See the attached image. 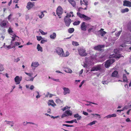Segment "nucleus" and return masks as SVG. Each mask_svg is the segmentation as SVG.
<instances>
[{
    "label": "nucleus",
    "instance_id": "obj_1",
    "mask_svg": "<svg viewBox=\"0 0 131 131\" xmlns=\"http://www.w3.org/2000/svg\"><path fill=\"white\" fill-rule=\"evenodd\" d=\"M78 53L82 57H85L88 54L85 49L80 48L78 49Z\"/></svg>",
    "mask_w": 131,
    "mask_h": 131
},
{
    "label": "nucleus",
    "instance_id": "obj_2",
    "mask_svg": "<svg viewBox=\"0 0 131 131\" xmlns=\"http://www.w3.org/2000/svg\"><path fill=\"white\" fill-rule=\"evenodd\" d=\"M77 15L80 18H83L84 21H87L90 20L91 18L84 14H82L79 12H77Z\"/></svg>",
    "mask_w": 131,
    "mask_h": 131
},
{
    "label": "nucleus",
    "instance_id": "obj_3",
    "mask_svg": "<svg viewBox=\"0 0 131 131\" xmlns=\"http://www.w3.org/2000/svg\"><path fill=\"white\" fill-rule=\"evenodd\" d=\"M56 52L60 57H62L64 51L63 49L60 47H57L55 50Z\"/></svg>",
    "mask_w": 131,
    "mask_h": 131
},
{
    "label": "nucleus",
    "instance_id": "obj_4",
    "mask_svg": "<svg viewBox=\"0 0 131 131\" xmlns=\"http://www.w3.org/2000/svg\"><path fill=\"white\" fill-rule=\"evenodd\" d=\"M115 61V60L112 59L107 60L105 62V66L106 68L109 67L111 64L113 63Z\"/></svg>",
    "mask_w": 131,
    "mask_h": 131
},
{
    "label": "nucleus",
    "instance_id": "obj_5",
    "mask_svg": "<svg viewBox=\"0 0 131 131\" xmlns=\"http://www.w3.org/2000/svg\"><path fill=\"white\" fill-rule=\"evenodd\" d=\"M63 12V10L62 7L60 6H59L57 8L56 10V13L57 15L59 16V18H61L60 16L61 15Z\"/></svg>",
    "mask_w": 131,
    "mask_h": 131
},
{
    "label": "nucleus",
    "instance_id": "obj_6",
    "mask_svg": "<svg viewBox=\"0 0 131 131\" xmlns=\"http://www.w3.org/2000/svg\"><path fill=\"white\" fill-rule=\"evenodd\" d=\"M64 20L66 26L69 27L71 21V19L66 17L64 18Z\"/></svg>",
    "mask_w": 131,
    "mask_h": 131
},
{
    "label": "nucleus",
    "instance_id": "obj_7",
    "mask_svg": "<svg viewBox=\"0 0 131 131\" xmlns=\"http://www.w3.org/2000/svg\"><path fill=\"white\" fill-rule=\"evenodd\" d=\"M63 93L64 95H66L70 93V91L68 88L63 87Z\"/></svg>",
    "mask_w": 131,
    "mask_h": 131
},
{
    "label": "nucleus",
    "instance_id": "obj_8",
    "mask_svg": "<svg viewBox=\"0 0 131 131\" xmlns=\"http://www.w3.org/2000/svg\"><path fill=\"white\" fill-rule=\"evenodd\" d=\"M123 5L128 7H131V2L128 1L124 0L123 1Z\"/></svg>",
    "mask_w": 131,
    "mask_h": 131
},
{
    "label": "nucleus",
    "instance_id": "obj_9",
    "mask_svg": "<svg viewBox=\"0 0 131 131\" xmlns=\"http://www.w3.org/2000/svg\"><path fill=\"white\" fill-rule=\"evenodd\" d=\"M34 3H31V2H28L26 6V8L28 10L30 9L34 5Z\"/></svg>",
    "mask_w": 131,
    "mask_h": 131
},
{
    "label": "nucleus",
    "instance_id": "obj_10",
    "mask_svg": "<svg viewBox=\"0 0 131 131\" xmlns=\"http://www.w3.org/2000/svg\"><path fill=\"white\" fill-rule=\"evenodd\" d=\"M85 24L86 23L85 22H83L81 24V29L83 31H85L86 30L87 26Z\"/></svg>",
    "mask_w": 131,
    "mask_h": 131
},
{
    "label": "nucleus",
    "instance_id": "obj_11",
    "mask_svg": "<svg viewBox=\"0 0 131 131\" xmlns=\"http://www.w3.org/2000/svg\"><path fill=\"white\" fill-rule=\"evenodd\" d=\"M101 69V67L99 65H97L95 67H94L92 68L91 70V71H98L100 70Z\"/></svg>",
    "mask_w": 131,
    "mask_h": 131
},
{
    "label": "nucleus",
    "instance_id": "obj_12",
    "mask_svg": "<svg viewBox=\"0 0 131 131\" xmlns=\"http://www.w3.org/2000/svg\"><path fill=\"white\" fill-rule=\"evenodd\" d=\"M104 47V45H99L98 46H95L94 47V49L95 50H101V48Z\"/></svg>",
    "mask_w": 131,
    "mask_h": 131
},
{
    "label": "nucleus",
    "instance_id": "obj_13",
    "mask_svg": "<svg viewBox=\"0 0 131 131\" xmlns=\"http://www.w3.org/2000/svg\"><path fill=\"white\" fill-rule=\"evenodd\" d=\"M21 80L19 79V77L18 76H16L15 78V81L17 84H19Z\"/></svg>",
    "mask_w": 131,
    "mask_h": 131
},
{
    "label": "nucleus",
    "instance_id": "obj_14",
    "mask_svg": "<svg viewBox=\"0 0 131 131\" xmlns=\"http://www.w3.org/2000/svg\"><path fill=\"white\" fill-rule=\"evenodd\" d=\"M49 101L51 102L48 103V104L49 106L51 105L53 106H54L56 105V104L54 102L53 100H50Z\"/></svg>",
    "mask_w": 131,
    "mask_h": 131
},
{
    "label": "nucleus",
    "instance_id": "obj_15",
    "mask_svg": "<svg viewBox=\"0 0 131 131\" xmlns=\"http://www.w3.org/2000/svg\"><path fill=\"white\" fill-rule=\"evenodd\" d=\"M5 48H7V49H12L13 48H14L13 46V43L11 42V44L10 45L7 46L6 45L5 46Z\"/></svg>",
    "mask_w": 131,
    "mask_h": 131
},
{
    "label": "nucleus",
    "instance_id": "obj_16",
    "mask_svg": "<svg viewBox=\"0 0 131 131\" xmlns=\"http://www.w3.org/2000/svg\"><path fill=\"white\" fill-rule=\"evenodd\" d=\"M73 12H71L69 13H68L67 14L66 16L65 17H67L68 18H69V17H71V14H72V16L73 17L74 16L73 15Z\"/></svg>",
    "mask_w": 131,
    "mask_h": 131
},
{
    "label": "nucleus",
    "instance_id": "obj_17",
    "mask_svg": "<svg viewBox=\"0 0 131 131\" xmlns=\"http://www.w3.org/2000/svg\"><path fill=\"white\" fill-rule=\"evenodd\" d=\"M118 74V72L116 71H114L112 73V76L116 77H117Z\"/></svg>",
    "mask_w": 131,
    "mask_h": 131
},
{
    "label": "nucleus",
    "instance_id": "obj_18",
    "mask_svg": "<svg viewBox=\"0 0 131 131\" xmlns=\"http://www.w3.org/2000/svg\"><path fill=\"white\" fill-rule=\"evenodd\" d=\"M39 65L38 62H32L31 64V66L32 67H37Z\"/></svg>",
    "mask_w": 131,
    "mask_h": 131
},
{
    "label": "nucleus",
    "instance_id": "obj_19",
    "mask_svg": "<svg viewBox=\"0 0 131 131\" xmlns=\"http://www.w3.org/2000/svg\"><path fill=\"white\" fill-rule=\"evenodd\" d=\"M56 102L58 104H63V101H61L59 98H58L56 100Z\"/></svg>",
    "mask_w": 131,
    "mask_h": 131
},
{
    "label": "nucleus",
    "instance_id": "obj_20",
    "mask_svg": "<svg viewBox=\"0 0 131 131\" xmlns=\"http://www.w3.org/2000/svg\"><path fill=\"white\" fill-rule=\"evenodd\" d=\"M68 1L73 7H74L75 6L76 3L73 0H68Z\"/></svg>",
    "mask_w": 131,
    "mask_h": 131
},
{
    "label": "nucleus",
    "instance_id": "obj_21",
    "mask_svg": "<svg viewBox=\"0 0 131 131\" xmlns=\"http://www.w3.org/2000/svg\"><path fill=\"white\" fill-rule=\"evenodd\" d=\"M74 122L75 123H77V120L76 119H74L73 120L71 121H66L65 122V123H73Z\"/></svg>",
    "mask_w": 131,
    "mask_h": 131
},
{
    "label": "nucleus",
    "instance_id": "obj_22",
    "mask_svg": "<svg viewBox=\"0 0 131 131\" xmlns=\"http://www.w3.org/2000/svg\"><path fill=\"white\" fill-rule=\"evenodd\" d=\"M123 81L125 82H127L128 81L127 77L125 74H124L123 76Z\"/></svg>",
    "mask_w": 131,
    "mask_h": 131
},
{
    "label": "nucleus",
    "instance_id": "obj_23",
    "mask_svg": "<svg viewBox=\"0 0 131 131\" xmlns=\"http://www.w3.org/2000/svg\"><path fill=\"white\" fill-rule=\"evenodd\" d=\"M7 23H8L7 21H3L1 23L0 25L2 27H4L6 25Z\"/></svg>",
    "mask_w": 131,
    "mask_h": 131
},
{
    "label": "nucleus",
    "instance_id": "obj_24",
    "mask_svg": "<svg viewBox=\"0 0 131 131\" xmlns=\"http://www.w3.org/2000/svg\"><path fill=\"white\" fill-rule=\"evenodd\" d=\"M8 33L9 34H10L11 35H12V34L13 32V31L12 30V29L11 27H9L8 30Z\"/></svg>",
    "mask_w": 131,
    "mask_h": 131
},
{
    "label": "nucleus",
    "instance_id": "obj_25",
    "mask_svg": "<svg viewBox=\"0 0 131 131\" xmlns=\"http://www.w3.org/2000/svg\"><path fill=\"white\" fill-rule=\"evenodd\" d=\"M37 49L38 51H40L41 52L42 51V47L40 46L39 44L37 45Z\"/></svg>",
    "mask_w": 131,
    "mask_h": 131
},
{
    "label": "nucleus",
    "instance_id": "obj_26",
    "mask_svg": "<svg viewBox=\"0 0 131 131\" xmlns=\"http://www.w3.org/2000/svg\"><path fill=\"white\" fill-rule=\"evenodd\" d=\"M129 11V9L127 8H126L121 10V12L122 13H124L126 12H128Z\"/></svg>",
    "mask_w": 131,
    "mask_h": 131
},
{
    "label": "nucleus",
    "instance_id": "obj_27",
    "mask_svg": "<svg viewBox=\"0 0 131 131\" xmlns=\"http://www.w3.org/2000/svg\"><path fill=\"white\" fill-rule=\"evenodd\" d=\"M66 114L68 116H71L72 115V113L71 111H67L65 112Z\"/></svg>",
    "mask_w": 131,
    "mask_h": 131
},
{
    "label": "nucleus",
    "instance_id": "obj_28",
    "mask_svg": "<svg viewBox=\"0 0 131 131\" xmlns=\"http://www.w3.org/2000/svg\"><path fill=\"white\" fill-rule=\"evenodd\" d=\"M65 71L67 73H71L72 72V70L70 69L67 68L65 70Z\"/></svg>",
    "mask_w": 131,
    "mask_h": 131
},
{
    "label": "nucleus",
    "instance_id": "obj_29",
    "mask_svg": "<svg viewBox=\"0 0 131 131\" xmlns=\"http://www.w3.org/2000/svg\"><path fill=\"white\" fill-rule=\"evenodd\" d=\"M56 36V34L55 33L53 32V34L50 35V37L51 39H54Z\"/></svg>",
    "mask_w": 131,
    "mask_h": 131
},
{
    "label": "nucleus",
    "instance_id": "obj_30",
    "mask_svg": "<svg viewBox=\"0 0 131 131\" xmlns=\"http://www.w3.org/2000/svg\"><path fill=\"white\" fill-rule=\"evenodd\" d=\"M83 1L85 5H86V7L83 9L86 10L88 7V2L86 0H83Z\"/></svg>",
    "mask_w": 131,
    "mask_h": 131
},
{
    "label": "nucleus",
    "instance_id": "obj_31",
    "mask_svg": "<svg viewBox=\"0 0 131 131\" xmlns=\"http://www.w3.org/2000/svg\"><path fill=\"white\" fill-rule=\"evenodd\" d=\"M74 31V29L73 28H69L68 30V32L70 33H73Z\"/></svg>",
    "mask_w": 131,
    "mask_h": 131
},
{
    "label": "nucleus",
    "instance_id": "obj_32",
    "mask_svg": "<svg viewBox=\"0 0 131 131\" xmlns=\"http://www.w3.org/2000/svg\"><path fill=\"white\" fill-rule=\"evenodd\" d=\"M44 15L43 14V12H41L40 14H39V16L40 18H42L44 16Z\"/></svg>",
    "mask_w": 131,
    "mask_h": 131
},
{
    "label": "nucleus",
    "instance_id": "obj_33",
    "mask_svg": "<svg viewBox=\"0 0 131 131\" xmlns=\"http://www.w3.org/2000/svg\"><path fill=\"white\" fill-rule=\"evenodd\" d=\"M69 55V53L68 51H67L66 52V53H64V52H63V54L62 57H66L68 56Z\"/></svg>",
    "mask_w": 131,
    "mask_h": 131
},
{
    "label": "nucleus",
    "instance_id": "obj_34",
    "mask_svg": "<svg viewBox=\"0 0 131 131\" xmlns=\"http://www.w3.org/2000/svg\"><path fill=\"white\" fill-rule=\"evenodd\" d=\"M80 23V21H76L73 23V25H79Z\"/></svg>",
    "mask_w": 131,
    "mask_h": 131
},
{
    "label": "nucleus",
    "instance_id": "obj_35",
    "mask_svg": "<svg viewBox=\"0 0 131 131\" xmlns=\"http://www.w3.org/2000/svg\"><path fill=\"white\" fill-rule=\"evenodd\" d=\"M17 37L15 35H14L12 37V39L11 41V42L12 43H13V42L15 40V38Z\"/></svg>",
    "mask_w": 131,
    "mask_h": 131
},
{
    "label": "nucleus",
    "instance_id": "obj_36",
    "mask_svg": "<svg viewBox=\"0 0 131 131\" xmlns=\"http://www.w3.org/2000/svg\"><path fill=\"white\" fill-rule=\"evenodd\" d=\"M21 44V43L20 42H15V44H13V46L14 47V48L17 45H20Z\"/></svg>",
    "mask_w": 131,
    "mask_h": 131
},
{
    "label": "nucleus",
    "instance_id": "obj_37",
    "mask_svg": "<svg viewBox=\"0 0 131 131\" xmlns=\"http://www.w3.org/2000/svg\"><path fill=\"white\" fill-rule=\"evenodd\" d=\"M72 44L73 45L75 46H78L79 45L78 43L75 41H73Z\"/></svg>",
    "mask_w": 131,
    "mask_h": 131
},
{
    "label": "nucleus",
    "instance_id": "obj_38",
    "mask_svg": "<svg viewBox=\"0 0 131 131\" xmlns=\"http://www.w3.org/2000/svg\"><path fill=\"white\" fill-rule=\"evenodd\" d=\"M106 33V32L103 31L101 32L100 35L102 36L103 37Z\"/></svg>",
    "mask_w": 131,
    "mask_h": 131
},
{
    "label": "nucleus",
    "instance_id": "obj_39",
    "mask_svg": "<svg viewBox=\"0 0 131 131\" xmlns=\"http://www.w3.org/2000/svg\"><path fill=\"white\" fill-rule=\"evenodd\" d=\"M39 31L43 35H45L47 34V33L44 32L41 29H40L39 30Z\"/></svg>",
    "mask_w": 131,
    "mask_h": 131
},
{
    "label": "nucleus",
    "instance_id": "obj_40",
    "mask_svg": "<svg viewBox=\"0 0 131 131\" xmlns=\"http://www.w3.org/2000/svg\"><path fill=\"white\" fill-rule=\"evenodd\" d=\"M47 41V40L46 39H42L40 43L42 44H43Z\"/></svg>",
    "mask_w": 131,
    "mask_h": 131
},
{
    "label": "nucleus",
    "instance_id": "obj_41",
    "mask_svg": "<svg viewBox=\"0 0 131 131\" xmlns=\"http://www.w3.org/2000/svg\"><path fill=\"white\" fill-rule=\"evenodd\" d=\"M63 126H66L67 127H73L74 126L73 125H70L68 124H63L62 125Z\"/></svg>",
    "mask_w": 131,
    "mask_h": 131
},
{
    "label": "nucleus",
    "instance_id": "obj_42",
    "mask_svg": "<svg viewBox=\"0 0 131 131\" xmlns=\"http://www.w3.org/2000/svg\"><path fill=\"white\" fill-rule=\"evenodd\" d=\"M36 37L37 40L38 41H40L42 39V37L41 36H37Z\"/></svg>",
    "mask_w": 131,
    "mask_h": 131
},
{
    "label": "nucleus",
    "instance_id": "obj_43",
    "mask_svg": "<svg viewBox=\"0 0 131 131\" xmlns=\"http://www.w3.org/2000/svg\"><path fill=\"white\" fill-rule=\"evenodd\" d=\"M20 60V59L19 58H17L16 59H14V62H18V61H19Z\"/></svg>",
    "mask_w": 131,
    "mask_h": 131
},
{
    "label": "nucleus",
    "instance_id": "obj_44",
    "mask_svg": "<svg viewBox=\"0 0 131 131\" xmlns=\"http://www.w3.org/2000/svg\"><path fill=\"white\" fill-rule=\"evenodd\" d=\"M96 122V121H94L93 122H91L89 124H88V125H92L93 124H95V123Z\"/></svg>",
    "mask_w": 131,
    "mask_h": 131
},
{
    "label": "nucleus",
    "instance_id": "obj_45",
    "mask_svg": "<svg viewBox=\"0 0 131 131\" xmlns=\"http://www.w3.org/2000/svg\"><path fill=\"white\" fill-rule=\"evenodd\" d=\"M25 73L28 76H29L30 77L32 75V73H28L27 72H25Z\"/></svg>",
    "mask_w": 131,
    "mask_h": 131
},
{
    "label": "nucleus",
    "instance_id": "obj_46",
    "mask_svg": "<svg viewBox=\"0 0 131 131\" xmlns=\"http://www.w3.org/2000/svg\"><path fill=\"white\" fill-rule=\"evenodd\" d=\"M91 26L92 28H90L88 30V31L89 32H90L93 29V28L94 27V26Z\"/></svg>",
    "mask_w": 131,
    "mask_h": 131
},
{
    "label": "nucleus",
    "instance_id": "obj_47",
    "mask_svg": "<svg viewBox=\"0 0 131 131\" xmlns=\"http://www.w3.org/2000/svg\"><path fill=\"white\" fill-rule=\"evenodd\" d=\"M3 70V68L2 65H0V71H2Z\"/></svg>",
    "mask_w": 131,
    "mask_h": 131
},
{
    "label": "nucleus",
    "instance_id": "obj_48",
    "mask_svg": "<svg viewBox=\"0 0 131 131\" xmlns=\"http://www.w3.org/2000/svg\"><path fill=\"white\" fill-rule=\"evenodd\" d=\"M111 117H116V116H117L116 114H111Z\"/></svg>",
    "mask_w": 131,
    "mask_h": 131
},
{
    "label": "nucleus",
    "instance_id": "obj_49",
    "mask_svg": "<svg viewBox=\"0 0 131 131\" xmlns=\"http://www.w3.org/2000/svg\"><path fill=\"white\" fill-rule=\"evenodd\" d=\"M36 92L38 94V95H37L36 96V98H39L40 97V96L39 95V92L38 91H36Z\"/></svg>",
    "mask_w": 131,
    "mask_h": 131
},
{
    "label": "nucleus",
    "instance_id": "obj_50",
    "mask_svg": "<svg viewBox=\"0 0 131 131\" xmlns=\"http://www.w3.org/2000/svg\"><path fill=\"white\" fill-rule=\"evenodd\" d=\"M129 108V106H124V108L123 109V110H124L125 109H127Z\"/></svg>",
    "mask_w": 131,
    "mask_h": 131
},
{
    "label": "nucleus",
    "instance_id": "obj_51",
    "mask_svg": "<svg viewBox=\"0 0 131 131\" xmlns=\"http://www.w3.org/2000/svg\"><path fill=\"white\" fill-rule=\"evenodd\" d=\"M67 116H68V115H66V113H65L63 114H62V115L61 116V117L62 118H63L64 117H66Z\"/></svg>",
    "mask_w": 131,
    "mask_h": 131
},
{
    "label": "nucleus",
    "instance_id": "obj_52",
    "mask_svg": "<svg viewBox=\"0 0 131 131\" xmlns=\"http://www.w3.org/2000/svg\"><path fill=\"white\" fill-rule=\"evenodd\" d=\"M84 80L81 83L80 85H79V87L80 88L82 86L83 84L84 83Z\"/></svg>",
    "mask_w": 131,
    "mask_h": 131
},
{
    "label": "nucleus",
    "instance_id": "obj_53",
    "mask_svg": "<svg viewBox=\"0 0 131 131\" xmlns=\"http://www.w3.org/2000/svg\"><path fill=\"white\" fill-rule=\"evenodd\" d=\"M79 115L78 114H76L74 115V117L77 118L78 117Z\"/></svg>",
    "mask_w": 131,
    "mask_h": 131
},
{
    "label": "nucleus",
    "instance_id": "obj_54",
    "mask_svg": "<svg viewBox=\"0 0 131 131\" xmlns=\"http://www.w3.org/2000/svg\"><path fill=\"white\" fill-rule=\"evenodd\" d=\"M121 32V31H118L116 34L117 36H119L120 35Z\"/></svg>",
    "mask_w": 131,
    "mask_h": 131
},
{
    "label": "nucleus",
    "instance_id": "obj_55",
    "mask_svg": "<svg viewBox=\"0 0 131 131\" xmlns=\"http://www.w3.org/2000/svg\"><path fill=\"white\" fill-rule=\"evenodd\" d=\"M83 114L85 115H88V113L86 112L83 111Z\"/></svg>",
    "mask_w": 131,
    "mask_h": 131
},
{
    "label": "nucleus",
    "instance_id": "obj_56",
    "mask_svg": "<svg viewBox=\"0 0 131 131\" xmlns=\"http://www.w3.org/2000/svg\"><path fill=\"white\" fill-rule=\"evenodd\" d=\"M111 117V115H108L106 116L104 118H110Z\"/></svg>",
    "mask_w": 131,
    "mask_h": 131
},
{
    "label": "nucleus",
    "instance_id": "obj_57",
    "mask_svg": "<svg viewBox=\"0 0 131 131\" xmlns=\"http://www.w3.org/2000/svg\"><path fill=\"white\" fill-rule=\"evenodd\" d=\"M12 14H10L8 16V20H10L11 19V17L12 16Z\"/></svg>",
    "mask_w": 131,
    "mask_h": 131
},
{
    "label": "nucleus",
    "instance_id": "obj_58",
    "mask_svg": "<svg viewBox=\"0 0 131 131\" xmlns=\"http://www.w3.org/2000/svg\"><path fill=\"white\" fill-rule=\"evenodd\" d=\"M34 88V86L33 85H32L30 86V90H32Z\"/></svg>",
    "mask_w": 131,
    "mask_h": 131
},
{
    "label": "nucleus",
    "instance_id": "obj_59",
    "mask_svg": "<svg viewBox=\"0 0 131 131\" xmlns=\"http://www.w3.org/2000/svg\"><path fill=\"white\" fill-rule=\"evenodd\" d=\"M81 116H79L77 118V120L78 121L79 120H80L81 119Z\"/></svg>",
    "mask_w": 131,
    "mask_h": 131
},
{
    "label": "nucleus",
    "instance_id": "obj_60",
    "mask_svg": "<svg viewBox=\"0 0 131 131\" xmlns=\"http://www.w3.org/2000/svg\"><path fill=\"white\" fill-rule=\"evenodd\" d=\"M37 75H36L34 77L32 78L30 80H29L30 81H33L35 77Z\"/></svg>",
    "mask_w": 131,
    "mask_h": 131
},
{
    "label": "nucleus",
    "instance_id": "obj_61",
    "mask_svg": "<svg viewBox=\"0 0 131 131\" xmlns=\"http://www.w3.org/2000/svg\"><path fill=\"white\" fill-rule=\"evenodd\" d=\"M88 103H92L94 104H95V105H97V103H94V102H88Z\"/></svg>",
    "mask_w": 131,
    "mask_h": 131
},
{
    "label": "nucleus",
    "instance_id": "obj_62",
    "mask_svg": "<svg viewBox=\"0 0 131 131\" xmlns=\"http://www.w3.org/2000/svg\"><path fill=\"white\" fill-rule=\"evenodd\" d=\"M120 46L123 47H125L126 46V45L125 44H123L120 45Z\"/></svg>",
    "mask_w": 131,
    "mask_h": 131
},
{
    "label": "nucleus",
    "instance_id": "obj_63",
    "mask_svg": "<svg viewBox=\"0 0 131 131\" xmlns=\"http://www.w3.org/2000/svg\"><path fill=\"white\" fill-rule=\"evenodd\" d=\"M126 121L127 122H130L131 121L129 118H128L126 119Z\"/></svg>",
    "mask_w": 131,
    "mask_h": 131
},
{
    "label": "nucleus",
    "instance_id": "obj_64",
    "mask_svg": "<svg viewBox=\"0 0 131 131\" xmlns=\"http://www.w3.org/2000/svg\"><path fill=\"white\" fill-rule=\"evenodd\" d=\"M128 28L130 30V31L131 32V27L128 26Z\"/></svg>",
    "mask_w": 131,
    "mask_h": 131
}]
</instances>
